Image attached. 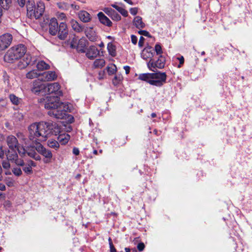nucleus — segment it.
<instances>
[{
  "label": "nucleus",
  "mask_w": 252,
  "mask_h": 252,
  "mask_svg": "<svg viewBox=\"0 0 252 252\" xmlns=\"http://www.w3.org/2000/svg\"><path fill=\"white\" fill-rule=\"evenodd\" d=\"M123 77L121 74H117L115 75L114 79L112 80L113 84L114 85H117L120 84L123 80Z\"/></svg>",
  "instance_id": "obj_37"
},
{
  "label": "nucleus",
  "mask_w": 252,
  "mask_h": 252,
  "mask_svg": "<svg viewBox=\"0 0 252 252\" xmlns=\"http://www.w3.org/2000/svg\"><path fill=\"white\" fill-rule=\"evenodd\" d=\"M71 6L72 8L76 9V10H79V6L77 5L72 4H71Z\"/></svg>",
  "instance_id": "obj_62"
},
{
  "label": "nucleus",
  "mask_w": 252,
  "mask_h": 252,
  "mask_svg": "<svg viewBox=\"0 0 252 252\" xmlns=\"http://www.w3.org/2000/svg\"><path fill=\"white\" fill-rule=\"evenodd\" d=\"M26 154H27L29 157L36 160H40L41 159L40 156L37 154L34 150H29L27 151L26 150Z\"/></svg>",
  "instance_id": "obj_28"
},
{
  "label": "nucleus",
  "mask_w": 252,
  "mask_h": 252,
  "mask_svg": "<svg viewBox=\"0 0 252 252\" xmlns=\"http://www.w3.org/2000/svg\"><path fill=\"white\" fill-rule=\"evenodd\" d=\"M155 49L157 55H161V54L162 53L161 47L159 44H156Z\"/></svg>",
  "instance_id": "obj_45"
},
{
  "label": "nucleus",
  "mask_w": 252,
  "mask_h": 252,
  "mask_svg": "<svg viewBox=\"0 0 252 252\" xmlns=\"http://www.w3.org/2000/svg\"><path fill=\"white\" fill-rule=\"evenodd\" d=\"M26 52V47L22 44L13 46L5 53L4 60L7 63H13L14 61L20 59Z\"/></svg>",
  "instance_id": "obj_3"
},
{
  "label": "nucleus",
  "mask_w": 252,
  "mask_h": 252,
  "mask_svg": "<svg viewBox=\"0 0 252 252\" xmlns=\"http://www.w3.org/2000/svg\"><path fill=\"white\" fill-rule=\"evenodd\" d=\"M130 12L132 15H135L138 12V9L136 7L131 8L130 9Z\"/></svg>",
  "instance_id": "obj_53"
},
{
  "label": "nucleus",
  "mask_w": 252,
  "mask_h": 252,
  "mask_svg": "<svg viewBox=\"0 0 252 252\" xmlns=\"http://www.w3.org/2000/svg\"><path fill=\"white\" fill-rule=\"evenodd\" d=\"M49 124V129L50 131V135L51 134L57 135L61 132V126L59 124L56 123H47Z\"/></svg>",
  "instance_id": "obj_19"
},
{
  "label": "nucleus",
  "mask_w": 252,
  "mask_h": 252,
  "mask_svg": "<svg viewBox=\"0 0 252 252\" xmlns=\"http://www.w3.org/2000/svg\"><path fill=\"white\" fill-rule=\"evenodd\" d=\"M133 24L138 29H142L145 26V24L142 21V18L140 16H136L134 18Z\"/></svg>",
  "instance_id": "obj_26"
},
{
  "label": "nucleus",
  "mask_w": 252,
  "mask_h": 252,
  "mask_svg": "<svg viewBox=\"0 0 252 252\" xmlns=\"http://www.w3.org/2000/svg\"><path fill=\"white\" fill-rule=\"evenodd\" d=\"M97 17L100 22L106 26L111 27L112 26V22L109 19L104 15L102 12H99L97 14Z\"/></svg>",
  "instance_id": "obj_20"
},
{
  "label": "nucleus",
  "mask_w": 252,
  "mask_h": 252,
  "mask_svg": "<svg viewBox=\"0 0 252 252\" xmlns=\"http://www.w3.org/2000/svg\"><path fill=\"white\" fill-rule=\"evenodd\" d=\"M145 248V245L143 243H139L137 245V249L139 251H142Z\"/></svg>",
  "instance_id": "obj_52"
},
{
  "label": "nucleus",
  "mask_w": 252,
  "mask_h": 252,
  "mask_svg": "<svg viewBox=\"0 0 252 252\" xmlns=\"http://www.w3.org/2000/svg\"><path fill=\"white\" fill-rule=\"evenodd\" d=\"M124 69H125L126 74H127L129 73L130 67L129 66H125L124 67Z\"/></svg>",
  "instance_id": "obj_59"
},
{
  "label": "nucleus",
  "mask_w": 252,
  "mask_h": 252,
  "mask_svg": "<svg viewBox=\"0 0 252 252\" xmlns=\"http://www.w3.org/2000/svg\"><path fill=\"white\" fill-rule=\"evenodd\" d=\"M9 97L11 102L14 105H18L22 102V99L13 94H10Z\"/></svg>",
  "instance_id": "obj_31"
},
{
  "label": "nucleus",
  "mask_w": 252,
  "mask_h": 252,
  "mask_svg": "<svg viewBox=\"0 0 252 252\" xmlns=\"http://www.w3.org/2000/svg\"><path fill=\"white\" fill-rule=\"evenodd\" d=\"M152 85L160 87L165 82L166 75L164 72H158L152 73Z\"/></svg>",
  "instance_id": "obj_9"
},
{
  "label": "nucleus",
  "mask_w": 252,
  "mask_h": 252,
  "mask_svg": "<svg viewBox=\"0 0 252 252\" xmlns=\"http://www.w3.org/2000/svg\"><path fill=\"white\" fill-rule=\"evenodd\" d=\"M45 7L44 3L41 1H38L36 5L29 3L27 5V15L31 19H37L43 14Z\"/></svg>",
  "instance_id": "obj_4"
},
{
  "label": "nucleus",
  "mask_w": 252,
  "mask_h": 252,
  "mask_svg": "<svg viewBox=\"0 0 252 252\" xmlns=\"http://www.w3.org/2000/svg\"><path fill=\"white\" fill-rule=\"evenodd\" d=\"M6 143L10 150H17L19 154L24 157L26 155V150L23 146H20L19 144L16 137L13 135H9L7 137Z\"/></svg>",
  "instance_id": "obj_5"
},
{
  "label": "nucleus",
  "mask_w": 252,
  "mask_h": 252,
  "mask_svg": "<svg viewBox=\"0 0 252 252\" xmlns=\"http://www.w3.org/2000/svg\"><path fill=\"white\" fill-rule=\"evenodd\" d=\"M165 63V58L162 55H160L157 61L151 59L147 63V66L152 71H155L157 68L159 69L163 68Z\"/></svg>",
  "instance_id": "obj_7"
},
{
  "label": "nucleus",
  "mask_w": 252,
  "mask_h": 252,
  "mask_svg": "<svg viewBox=\"0 0 252 252\" xmlns=\"http://www.w3.org/2000/svg\"><path fill=\"white\" fill-rule=\"evenodd\" d=\"M178 60L180 61V64L178 65V67H180L181 64H183L184 62V59L183 57H181L177 58Z\"/></svg>",
  "instance_id": "obj_57"
},
{
  "label": "nucleus",
  "mask_w": 252,
  "mask_h": 252,
  "mask_svg": "<svg viewBox=\"0 0 252 252\" xmlns=\"http://www.w3.org/2000/svg\"><path fill=\"white\" fill-rule=\"evenodd\" d=\"M35 148L36 150L41 155L45 157V159L44 160L45 163H49L51 162V158L53 157V154L51 151L46 149L40 143L35 144Z\"/></svg>",
  "instance_id": "obj_8"
},
{
  "label": "nucleus",
  "mask_w": 252,
  "mask_h": 252,
  "mask_svg": "<svg viewBox=\"0 0 252 252\" xmlns=\"http://www.w3.org/2000/svg\"><path fill=\"white\" fill-rule=\"evenodd\" d=\"M57 18L60 20H63L66 19V16L64 13L58 12L56 14Z\"/></svg>",
  "instance_id": "obj_47"
},
{
  "label": "nucleus",
  "mask_w": 252,
  "mask_h": 252,
  "mask_svg": "<svg viewBox=\"0 0 252 252\" xmlns=\"http://www.w3.org/2000/svg\"><path fill=\"white\" fill-rule=\"evenodd\" d=\"M152 73H143L141 74L138 76L139 80L146 81L152 85Z\"/></svg>",
  "instance_id": "obj_27"
},
{
  "label": "nucleus",
  "mask_w": 252,
  "mask_h": 252,
  "mask_svg": "<svg viewBox=\"0 0 252 252\" xmlns=\"http://www.w3.org/2000/svg\"><path fill=\"white\" fill-rule=\"evenodd\" d=\"M4 156V152L3 150H2L1 149L0 151V158H3Z\"/></svg>",
  "instance_id": "obj_63"
},
{
  "label": "nucleus",
  "mask_w": 252,
  "mask_h": 252,
  "mask_svg": "<svg viewBox=\"0 0 252 252\" xmlns=\"http://www.w3.org/2000/svg\"><path fill=\"white\" fill-rule=\"evenodd\" d=\"M106 68L109 75H113L117 71V67L114 64L108 65Z\"/></svg>",
  "instance_id": "obj_35"
},
{
  "label": "nucleus",
  "mask_w": 252,
  "mask_h": 252,
  "mask_svg": "<svg viewBox=\"0 0 252 252\" xmlns=\"http://www.w3.org/2000/svg\"><path fill=\"white\" fill-rule=\"evenodd\" d=\"M110 17L113 20L118 21L121 20V17L116 11H114Z\"/></svg>",
  "instance_id": "obj_41"
},
{
  "label": "nucleus",
  "mask_w": 252,
  "mask_h": 252,
  "mask_svg": "<svg viewBox=\"0 0 252 252\" xmlns=\"http://www.w3.org/2000/svg\"><path fill=\"white\" fill-rule=\"evenodd\" d=\"M17 151V150H10L9 149L8 150V151L6 153V155L8 160L13 161L17 158L18 157Z\"/></svg>",
  "instance_id": "obj_23"
},
{
  "label": "nucleus",
  "mask_w": 252,
  "mask_h": 252,
  "mask_svg": "<svg viewBox=\"0 0 252 252\" xmlns=\"http://www.w3.org/2000/svg\"><path fill=\"white\" fill-rule=\"evenodd\" d=\"M145 39L143 36H141L140 37L139 42H138V46L140 47H143L144 45V42Z\"/></svg>",
  "instance_id": "obj_51"
},
{
  "label": "nucleus",
  "mask_w": 252,
  "mask_h": 252,
  "mask_svg": "<svg viewBox=\"0 0 252 252\" xmlns=\"http://www.w3.org/2000/svg\"><path fill=\"white\" fill-rule=\"evenodd\" d=\"M70 25L72 29L77 32H81L84 30V27L80 24L76 20L71 19Z\"/></svg>",
  "instance_id": "obj_22"
},
{
  "label": "nucleus",
  "mask_w": 252,
  "mask_h": 252,
  "mask_svg": "<svg viewBox=\"0 0 252 252\" xmlns=\"http://www.w3.org/2000/svg\"><path fill=\"white\" fill-rule=\"evenodd\" d=\"M12 172L14 175L19 177L22 175V171L19 167H14L12 169Z\"/></svg>",
  "instance_id": "obj_40"
},
{
  "label": "nucleus",
  "mask_w": 252,
  "mask_h": 252,
  "mask_svg": "<svg viewBox=\"0 0 252 252\" xmlns=\"http://www.w3.org/2000/svg\"><path fill=\"white\" fill-rule=\"evenodd\" d=\"M86 41L84 39H80L76 47V50L80 53L85 52Z\"/></svg>",
  "instance_id": "obj_25"
},
{
  "label": "nucleus",
  "mask_w": 252,
  "mask_h": 252,
  "mask_svg": "<svg viewBox=\"0 0 252 252\" xmlns=\"http://www.w3.org/2000/svg\"><path fill=\"white\" fill-rule=\"evenodd\" d=\"M110 252H117L116 250L115 249L114 245L112 246H110Z\"/></svg>",
  "instance_id": "obj_64"
},
{
  "label": "nucleus",
  "mask_w": 252,
  "mask_h": 252,
  "mask_svg": "<svg viewBox=\"0 0 252 252\" xmlns=\"http://www.w3.org/2000/svg\"><path fill=\"white\" fill-rule=\"evenodd\" d=\"M59 24L57 20L55 18H52L50 20L49 23V32L52 35H56L58 31Z\"/></svg>",
  "instance_id": "obj_13"
},
{
  "label": "nucleus",
  "mask_w": 252,
  "mask_h": 252,
  "mask_svg": "<svg viewBox=\"0 0 252 252\" xmlns=\"http://www.w3.org/2000/svg\"><path fill=\"white\" fill-rule=\"evenodd\" d=\"M105 64V61L103 59H99L95 60L93 63L94 68H102Z\"/></svg>",
  "instance_id": "obj_30"
},
{
  "label": "nucleus",
  "mask_w": 252,
  "mask_h": 252,
  "mask_svg": "<svg viewBox=\"0 0 252 252\" xmlns=\"http://www.w3.org/2000/svg\"><path fill=\"white\" fill-rule=\"evenodd\" d=\"M49 124L43 122L34 123L28 127L29 138L35 144L46 141L50 136Z\"/></svg>",
  "instance_id": "obj_1"
},
{
  "label": "nucleus",
  "mask_w": 252,
  "mask_h": 252,
  "mask_svg": "<svg viewBox=\"0 0 252 252\" xmlns=\"http://www.w3.org/2000/svg\"><path fill=\"white\" fill-rule=\"evenodd\" d=\"M138 32L139 34H140L141 35H143L145 36L151 37L150 34L148 32H147L146 31L141 30V31H139Z\"/></svg>",
  "instance_id": "obj_49"
},
{
  "label": "nucleus",
  "mask_w": 252,
  "mask_h": 252,
  "mask_svg": "<svg viewBox=\"0 0 252 252\" xmlns=\"http://www.w3.org/2000/svg\"><path fill=\"white\" fill-rule=\"evenodd\" d=\"M27 164L30 166L31 168L34 167L36 166V164L35 162L33 161L32 160H30L28 161Z\"/></svg>",
  "instance_id": "obj_54"
},
{
  "label": "nucleus",
  "mask_w": 252,
  "mask_h": 252,
  "mask_svg": "<svg viewBox=\"0 0 252 252\" xmlns=\"http://www.w3.org/2000/svg\"><path fill=\"white\" fill-rule=\"evenodd\" d=\"M70 137L68 134L64 133L60 134L58 137V140L61 144L64 145L68 142Z\"/></svg>",
  "instance_id": "obj_24"
},
{
  "label": "nucleus",
  "mask_w": 252,
  "mask_h": 252,
  "mask_svg": "<svg viewBox=\"0 0 252 252\" xmlns=\"http://www.w3.org/2000/svg\"><path fill=\"white\" fill-rule=\"evenodd\" d=\"M45 89L46 85L39 80H36L33 82L31 91L35 94H38L41 92L45 93Z\"/></svg>",
  "instance_id": "obj_11"
},
{
  "label": "nucleus",
  "mask_w": 252,
  "mask_h": 252,
  "mask_svg": "<svg viewBox=\"0 0 252 252\" xmlns=\"http://www.w3.org/2000/svg\"><path fill=\"white\" fill-rule=\"evenodd\" d=\"M2 166L5 169H9L10 167V164L8 161L4 160L2 162Z\"/></svg>",
  "instance_id": "obj_48"
},
{
  "label": "nucleus",
  "mask_w": 252,
  "mask_h": 252,
  "mask_svg": "<svg viewBox=\"0 0 252 252\" xmlns=\"http://www.w3.org/2000/svg\"><path fill=\"white\" fill-rule=\"evenodd\" d=\"M32 58L30 55L26 54L23 59V62L19 63L18 66L20 68H24L29 64H34V61L32 63Z\"/></svg>",
  "instance_id": "obj_21"
},
{
  "label": "nucleus",
  "mask_w": 252,
  "mask_h": 252,
  "mask_svg": "<svg viewBox=\"0 0 252 252\" xmlns=\"http://www.w3.org/2000/svg\"><path fill=\"white\" fill-rule=\"evenodd\" d=\"M79 150L78 148H74L73 149V154H74L75 155H78L79 154Z\"/></svg>",
  "instance_id": "obj_58"
},
{
  "label": "nucleus",
  "mask_w": 252,
  "mask_h": 252,
  "mask_svg": "<svg viewBox=\"0 0 252 252\" xmlns=\"http://www.w3.org/2000/svg\"><path fill=\"white\" fill-rule=\"evenodd\" d=\"M13 162L17 165L20 166H24L25 162L22 159L18 158V157L13 161Z\"/></svg>",
  "instance_id": "obj_44"
},
{
  "label": "nucleus",
  "mask_w": 252,
  "mask_h": 252,
  "mask_svg": "<svg viewBox=\"0 0 252 252\" xmlns=\"http://www.w3.org/2000/svg\"><path fill=\"white\" fill-rule=\"evenodd\" d=\"M5 189H6L5 186L2 183H0V190H2V191H4L5 190Z\"/></svg>",
  "instance_id": "obj_60"
},
{
  "label": "nucleus",
  "mask_w": 252,
  "mask_h": 252,
  "mask_svg": "<svg viewBox=\"0 0 252 252\" xmlns=\"http://www.w3.org/2000/svg\"><path fill=\"white\" fill-rule=\"evenodd\" d=\"M58 37L60 39H64L68 34L67 26L65 22H61L58 29Z\"/></svg>",
  "instance_id": "obj_14"
},
{
  "label": "nucleus",
  "mask_w": 252,
  "mask_h": 252,
  "mask_svg": "<svg viewBox=\"0 0 252 252\" xmlns=\"http://www.w3.org/2000/svg\"><path fill=\"white\" fill-rule=\"evenodd\" d=\"M57 6L58 7L63 10H67L69 8V5L67 4V3L64 2H60L57 3Z\"/></svg>",
  "instance_id": "obj_38"
},
{
  "label": "nucleus",
  "mask_w": 252,
  "mask_h": 252,
  "mask_svg": "<svg viewBox=\"0 0 252 252\" xmlns=\"http://www.w3.org/2000/svg\"><path fill=\"white\" fill-rule=\"evenodd\" d=\"M79 19L83 23H89L92 19L90 14L85 10H81L78 13Z\"/></svg>",
  "instance_id": "obj_17"
},
{
  "label": "nucleus",
  "mask_w": 252,
  "mask_h": 252,
  "mask_svg": "<svg viewBox=\"0 0 252 252\" xmlns=\"http://www.w3.org/2000/svg\"><path fill=\"white\" fill-rule=\"evenodd\" d=\"M113 7H115L118 10V11L124 16L126 17L127 16L128 12L125 9L115 5H114Z\"/></svg>",
  "instance_id": "obj_42"
},
{
  "label": "nucleus",
  "mask_w": 252,
  "mask_h": 252,
  "mask_svg": "<svg viewBox=\"0 0 252 252\" xmlns=\"http://www.w3.org/2000/svg\"><path fill=\"white\" fill-rule=\"evenodd\" d=\"M86 56L90 60H94L99 54L98 49L94 46H90L85 50Z\"/></svg>",
  "instance_id": "obj_12"
},
{
  "label": "nucleus",
  "mask_w": 252,
  "mask_h": 252,
  "mask_svg": "<svg viewBox=\"0 0 252 252\" xmlns=\"http://www.w3.org/2000/svg\"><path fill=\"white\" fill-rule=\"evenodd\" d=\"M6 185L9 187H14L15 184V180L11 177H6L4 179Z\"/></svg>",
  "instance_id": "obj_36"
},
{
  "label": "nucleus",
  "mask_w": 252,
  "mask_h": 252,
  "mask_svg": "<svg viewBox=\"0 0 252 252\" xmlns=\"http://www.w3.org/2000/svg\"><path fill=\"white\" fill-rule=\"evenodd\" d=\"M103 11L107 14L109 16H111L113 12L115 11L111 8L106 7L103 9Z\"/></svg>",
  "instance_id": "obj_46"
},
{
  "label": "nucleus",
  "mask_w": 252,
  "mask_h": 252,
  "mask_svg": "<svg viewBox=\"0 0 252 252\" xmlns=\"http://www.w3.org/2000/svg\"><path fill=\"white\" fill-rule=\"evenodd\" d=\"M48 145L49 147L54 148L56 150H57L60 147L59 142L55 140L52 139L49 140L48 141Z\"/></svg>",
  "instance_id": "obj_34"
},
{
  "label": "nucleus",
  "mask_w": 252,
  "mask_h": 252,
  "mask_svg": "<svg viewBox=\"0 0 252 252\" xmlns=\"http://www.w3.org/2000/svg\"><path fill=\"white\" fill-rule=\"evenodd\" d=\"M23 170L27 174H31L32 173V168H31L30 166L27 163L23 168Z\"/></svg>",
  "instance_id": "obj_43"
},
{
  "label": "nucleus",
  "mask_w": 252,
  "mask_h": 252,
  "mask_svg": "<svg viewBox=\"0 0 252 252\" xmlns=\"http://www.w3.org/2000/svg\"><path fill=\"white\" fill-rule=\"evenodd\" d=\"M85 32L86 35L90 41H96L98 36L92 27H87Z\"/></svg>",
  "instance_id": "obj_18"
},
{
  "label": "nucleus",
  "mask_w": 252,
  "mask_h": 252,
  "mask_svg": "<svg viewBox=\"0 0 252 252\" xmlns=\"http://www.w3.org/2000/svg\"><path fill=\"white\" fill-rule=\"evenodd\" d=\"M131 40L132 43L136 44L137 43V37L134 35H131Z\"/></svg>",
  "instance_id": "obj_55"
},
{
  "label": "nucleus",
  "mask_w": 252,
  "mask_h": 252,
  "mask_svg": "<svg viewBox=\"0 0 252 252\" xmlns=\"http://www.w3.org/2000/svg\"><path fill=\"white\" fill-rule=\"evenodd\" d=\"M60 85L58 83H53L48 84L46 85V89L45 93H48L49 94H54L55 96H47L46 101L47 100L49 97H58L62 95L63 93L62 91L60 90Z\"/></svg>",
  "instance_id": "obj_6"
},
{
  "label": "nucleus",
  "mask_w": 252,
  "mask_h": 252,
  "mask_svg": "<svg viewBox=\"0 0 252 252\" xmlns=\"http://www.w3.org/2000/svg\"><path fill=\"white\" fill-rule=\"evenodd\" d=\"M79 40L80 39L78 37H74L70 41V47L72 48H76Z\"/></svg>",
  "instance_id": "obj_39"
},
{
  "label": "nucleus",
  "mask_w": 252,
  "mask_h": 252,
  "mask_svg": "<svg viewBox=\"0 0 252 252\" xmlns=\"http://www.w3.org/2000/svg\"><path fill=\"white\" fill-rule=\"evenodd\" d=\"M39 75V73L36 70H32L26 74V77L28 79H32L36 78Z\"/></svg>",
  "instance_id": "obj_33"
},
{
  "label": "nucleus",
  "mask_w": 252,
  "mask_h": 252,
  "mask_svg": "<svg viewBox=\"0 0 252 252\" xmlns=\"http://www.w3.org/2000/svg\"><path fill=\"white\" fill-rule=\"evenodd\" d=\"M17 136L20 140L25 141L27 140L26 137L23 135L22 133H18L17 134Z\"/></svg>",
  "instance_id": "obj_50"
},
{
  "label": "nucleus",
  "mask_w": 252,
  "mask_h": 252,
  "mask_svg": "<svg viewBox=\"0 0 252 252\" xmlns=\"http://www.w3.org/2000/svg\"><path fill=\"white\" fill-rule=\"evenodd\" d=\"M107 49L109 54L111 56L115 57L116 56V47L112 43H109L108 44Z\"/></svg>",
  "instance_id": "obj_32"
},
{
  "label": "nucleus",
  "mask_w": 252,
  "mask_h": 252,
  "mask_svg": "<svg viewBox=\"0 0 252 252\" xmlns=\"http://www.w3.org/2000/svg\"><path fill=\"white\" fill-rule=\"evenodd\" d=\"M13 39L12 35L6 33L0 36V51L7 49L11 44Z\"/></svg>",
  "instance_id": "obj_10"
},
{
  "label": "nucleus",
  "mask_w": 252,
  "mask_h": 252,
  "mask_svg": "<svg viewBox=\"0 0 252 252\" xmlns=\"http://www.w3.org/2000/svg\"><path fill=\"white\" fill-rule=\"evenodd\" d=\"M19 4L20 6L23 7L25 4V0H19Z\"/></svg>",
  "instance_id": "obj_61"
},
{
  "label": "nucleus",
  "mask_w": 252,
  "mask_h": 252,
  "mask_svg": "<svg viewBox=\"0 0 252 252\" xmlns=\"http://www.w3.org/2000/svg\"><path fill=\"white\" fill-rule=\"evenodd\" d=\"M38 70H46L50 68V65L43 61H39L36 65Z\"/></svg>",
  "instance_id": "obj_29"
},
{
  "label": "nucleus",
  "mask_w": 252,
  "mask_h": 252,
  "mask_svg": "<svg viewBox=\"0 0 252 252\" xmlns=\"http://www.w3.org/2000/svg\"><path fill=\"white\" fill-rule=\"evenodd\" d=\"M104 71H100L98 73V79L99 80H101V79H102L104 77Z\"/></svg>",
  "instance_id": "obj_56"
},
{
  "label": "nucleus",
  "mask_w": 252,
  "mask_h": 252,
  "mask_svg": "<svg viewBox=\"0 0 252 252\" xmlns=\"http://www.w3.org/2000/svg\"><path fill=\"white\" fill-rule=\"evenodd\" d=\"M44 107L50 110L48 112L50 116L60 119H63L66 113L71 110L68 104L61 102L58 97H49L45 101Z\"/></svg>",
  "instance_id": "obj_2"
},
{
  "label": "nucleus",
  "mask_w": 252,
  "mask_h": 252,
  "mask_svg": "<svg viewBox=\"0 0 252 252\" xmlns=\"http://www.w3.org/2000/svg\"><path fill=\"white\" fill-rule=\"evenodd\" d=\"M57 78V75L55 71H48L44 72L41 76L42 81H52L55 80Z\"/></svg>",
  "instance_id": "obj_15"
},
{
  "label": "nucleus",
  "mask_w": 252,
  "mask_h": 252,
  "mask_svg": "<svg viewBox=\"0 0 252 252\" xmlns=\"http://www.w3.org/2000/svg\"><path fill=\"white\" fill-rule=\"evenodd\" d=\"M154 54V51L152 47L151 46H147L145 47L142 51L141 56V57L144 60H148L149 59H152Z\"/></svg>",
  "instance_id": "obj_16"
}]
</instances>
